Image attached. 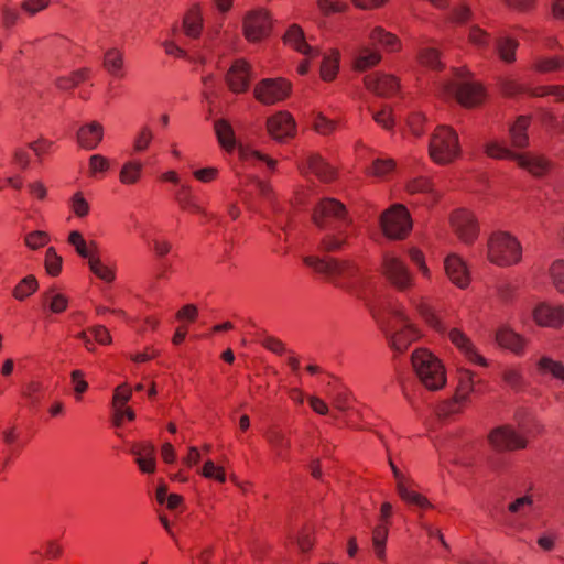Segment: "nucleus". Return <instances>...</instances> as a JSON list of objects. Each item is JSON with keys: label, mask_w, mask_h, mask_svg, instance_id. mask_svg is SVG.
<instances>
[{"label": "nucleus", "mask_w": 564, "mask_h": 564, "mask_svg": "<svg viewBox=\"0 0 564 564\" xmlns=\"http://www.w3.org/2000/svg\"><path fill=\"white\" fill-rule=\"evenodd\" d=\"M313 220L319 228L328 230L321 240L322 250L337 252L347 245L352 220L341 202L335 198L321 199L314 209Z\"/></svg>", "instance_id": "nucleus-1"}, {"label": "nucleus", "mask_w": 564, "mask_h": 564, "mask_svg": "<svg viewBox=\"0 0 564 564\" xmlns=\"http://www.w3.org/2000/svg\"><path fill=\"white\" fill-rule=\"evenodd\" d=\"M304 262L317 273L324 274L336 288L357 297L364 296L367 276L355 262L333 257L318 258L314 256L306 257Z\"/></svg>", "instance_id": "nucleus-2"}, {"label": "nucleus", "mask_w": 564, "mask_h": 564, "mask_svg": "<svg viewBox=\"0 0 564 564\" xmlns=\"http://www.w3.org/2000/svg\"><path fill=\"white\" fill-rule=\"evenodd\" d=\"M380 324L390 347L400 354L421 336L402 305H391Z\"/></svg>", "instance_id": "nucleus-3"}, {"label": "nucleus", "mask_w": 564, "mask_h": 564, "mask_svg": "<svg viewBox=\"0 0 564 564\" xmlns=\"http://www.w3.org/2000/svg\"><path fill=\"white\" fill-rule=\"evenodd\" d=\"M485 152L489 158L497 160H512L535 177L544 176L552 167V163L545 156L533 153H517L499 142L491 141L485 145Z\"/></svg>", "instance_id": "nucleus-4"}, {"label": "nucleus", "mask_w": 564, "mask_h": 564, "mask_svg": "<svg viewBox=\"0 0 564 564\" xmlns=\"http://www.w3.org/2000/svg\"><path fill=\"white\" fill-rule=\"evenodd\" d=\"M411 362L417 378L426 389L435 391L445 386V368L430 350L425 348L415 349L412 352Z\"/></svg>", "instance_id": "nucleus-5"}, {"label": "nucleus", "mask_w": 564, "mask_h": 564, "mask_svg": "<svg viewBox=\"0 0 564 564\" xmlns=\"http://www.w3.org/2000/svg\"><path fill=\"white\" fill-rule=\"evenodd\" d=\"M488 260L499 267H510L520 262L522 247L519 240L507 231L491 234L487 243Z\"/></svg>", "instance_id": "nucleus-6"}, {"label": "nucleus", "mask_w": 564, "mask_h": 564, "mask_svg": "<svg viewBox=\"0 0 564 564\" xmlns=\"http://www.w3.org/2000/svg\"><path fill=\"white\" fill-rule=\"evenodd\" d=\"M429 152L431 159L437 164H448L460 153L458 134L448 126H438L433 132Z\"/></svg>", "instance_id": "nucleus-7"}, {"label": "nucleus", "mask_w": 564, "mask_h": 564, "mask_svg": "<svg viewBox=\"0 0 564 564\" xmlns=\"http://www.w3.org/2000/svg\"><path fill=\"white\" fill-rule=\"evenodd\" d=\"M531 433L530 429L520 423V431L517 432L510 425H501L491 430L488 434V443L496 452H512L527 447V435Z\"/></svg>", "instance_id": "nucleus-8"}, {"label": "nucleus", "mask_w": 564, "mask_h": 564, "mask_svg": "<svg viewBox=\"0 0 564 564\" xmlns=\"http://www.w3.org/2000/svg\"><path fill=\"white\" fill-rule=\"evenodd\" d=\"M380 225L388 238L403 239L412 228V220L405 206L395 204L382 213Z\"/></svg>", "instance_id": "nucleus-9"}, {"label": "nucleus", "mask_w": 564, "mask_h": 564, "mask_svg": "<svg viewBox=\"0 0 564 564\" xmlns=\"http://www.w3.org/2000/svg\"><path fill=\"white\" fill-rule=\"evenodd\" d=\"M457 80H452L446 84V93L454 96L457 101L465 107L479 105L484 99L482 87L460 73H457Z\"/></svg>", "instance_id": "nucleus-10"}, {"label": "nucleus", "mask_w": 564, "mask_h": 564, "mask_svg": "<svg viewBox=\"0 0 564 564\" xmlns=\"http://www.w3.org/2000/svg\"><path fill=\"white\" fill-rule=\"evenodd\" d=\"M382 272L386 279L401 292L408 291L414 284L413 275L410 273L404 262L394 254H384Z\"/></svg>", "instance_id": "nucleus-11"}, {"label": "nucleus", "mask_w": 564, "mask_h": 564, "mask_svg": "<svg viewBox=\"0 0 564 564\" xmlns=\"http://www.w3.org/2000/svg\"><path fill=\"white\" fill-rule=\"evenodd\" d=\"M291 91L289 82L282 78L262 79L254 87V97L264 105H273L284 100Z\"/></svg>", "instance_id": "nucleus-12"}, {"label": "nucleus", "mask_w": 564, "mask_h": 564, "mask_svg": "<svg viewBox=\"0 0 564 564\" xmlns=\"http://www.w3.org/2000/svg\"><path fill=\"white\" fill-rule=\"evenodd\" d=\"M269 12L259 9L249 12L243 20V33L248 41L257 42L267 37L271 31Z\"/></svg>", "instance_id": "nucleus-13"}, {"label": "nucleus", "mask_w": 564, "mask_h": 564, "mask_svg": "<svg viewBox=\"0 0 564 564\" xmlns=\"http://www.w3.org/2000/svg\"><path fill=\"white\" fill-rule=\"evenodd\" d=\"M452 227L456 236L464 243H473L479 234V226L475 215L467 209H457L451 217Z\"/></svg>", "instance_id": "nucleus-14"}, {"label": "nucleus", "mask_w": 564, "mask_h": 564, "mask_svg": "<svg viewBox=\"0 0 564 564\" xmlns=\"http://www.w3.org/2000/svg\"><path fill=\"white\" fill-rule=\"evenodd\" d=\"M475 381L474 375L469 370L459 372L458 386L453 401L445 404L440 411L442 414H453L460 410V405L468 399L469 393L474 390Z\"/></svg>", "instance_id": "nucleus-15"}, {"label": "nucleus", "mask_w": 564, "mask_h": 564, "mask_svg": "<svg viewBox=\"0 0 564 564\" xmlns=\"http://www.w3.org/2000/svg\"><path fill=\"white\" fill-rule=\"evenodd\" d=\"M267 129L273 139L283 141L295 134V121L290 112L279 111L268 118Z\"/></svg>", "instance_id": "nucleus-16"}, {"label": "nucleus", "mask_w": 564, "mask_h": 564, "mask_svg": "<svg viewBox=\"0 0 564 564\" xmlns=\"http://www.w3.org/2000/svg\"><path fill=\"white\" fill-rule=\"evenodd\" d=\"M364 84L368 90L381 97H391L399 90L398 79L388 74H369L364 77Z\"/></svg>", "instance_id": "nucleus-17"}, {"label": "nucleus", "mask_w": 564, "mask_h": 564, "mask_svg": "<svg viewBox=\"0 0 564 564\" xmlns=\"http://www.w3.org/2000/svg\"><path fill=\"white\" fill-rule=\"evenodd\" d=\"M226 83L232 93L247 91L250 83V65L243 59L235 61L227 72Z\"/></svg>", "instance_id": "nucleus-18"}, {"label": "nucleus", "mask_w": 564, "mask_h": 564, "mask_svg": "<svg viewBox=\"0 0 564 564\" xmlns=\"http://www.w3.org/2000/svg\"><path fill=\"white\" fill-rule=\"evenodd\" d=\"M533 317L540 326L561 327L564 324V306L542 303L533 311Z\"/></svg>", "instance_id": "nucleus-19"}, {"label": "nucleus", "mask_w": 564, "mask_h": 564, "mask_svg": "<svg viewBox=\"0 0 564 564\" xmlns=\"http://www.w3.org/2000/svg\"><path fill=\"white\" fill-rule=\"evenodd\" d=\"M445 271L451 280L459 289H466L469 285L470 276L466 263L460 257L449 254L444 262Z\"/></svg>", "instance_id": "nucleus-20"}, {"label": "nucleus", "mask_w": 564, "mask_h": 564, "mask_svg": "<svg viewBox=\"0 0 564 564\" xmlns=\"http://www.w3.org/2000/svg\"><path fill=\"white\" fill-rule=\"evenodd\" d=\"M102 138L104 127L97 121L84 124L77 131V142L86 150L96 149Z\"/></svg>", "instance_id": "nucleus-21"}, {"label": "nucleus", "mask_w": 564, "mask_h": 564, "mask_svg": "<svg viewBox=\"0 0 564 564\" xmlns=\"http://www.w3.org/2000/svg\"><path fill=\"white\" fill-rule=\"evenodd\" d=\"M451 341L460 349L465 356L473 362L486 366V359L477 352L469 338L459 329L453 328L448 333Z\"/></svg>", "instance_id": "nucleus-22"}, {"label": "nucleus", "mask_w": 564, "mask_h": 564, "mask_svg": "<svg viewBox=\"0 0 564 564\" xmlns=\"http://www.w3.org/2000/svg\"><path fill=\"white\" fill-rule=\"evenodd\" d=\"M284 41L297 52L308 56L315 57L319 54L316 47L308 45L304 37V32L297 24H293L289 28L284 35Z\"/></svg>", "instance_id": "nucleus-23"}, {"label": "nucleus", "mask_w": 564, "mask_h": 564, "mask_svg": "<svg viewBox=\"0 0 564 564\" xmlns=\"http://www.w3.org/2000/svg\"><path fill=\"white\" fill-rule=\"evenodd\" d=\"M267 441L270 444L275 457L281 460L289 458L291 449V441L281 430L272 429L265 434Z\"/></svg>", "instance_id": "nucleus-24"}, {"label": "nucleus", "mask_w": 564, "mask_h": 564, "mask_svg": "<svg viewBox=\"0 0 564 564\" xmlns=\"http://www.w3.org/2000/svg\"><path fill=\"white\" fill-rule=\"evenodd\" d=\"M306 169L322 182H330L336 176V171L318 154H311L306 159Z\"/></svg>", "instance_id": "nucleus-25"}, {"label": "nucleus", "mask_w": 564, "mask_h": 564, "mask_svg": "<svg viewBox=\"0 0 564 564\" xmlns=\"http://www.w3.org/2000/svg\"><path fill=\"white\" fill-rule=\"evenodd\" d=\"M530 126V118L520 116L514 123L510 127L509 134L511 144L514 148H525L529 144L528 128Z\"/></svg>", "instance_id": "nucleus-26"}, {"label": "nucleus", "mask_w": 564, "mask_h": 564, "mask_svg": "<svg viewBox=\"0 0 564 564\" xmlns=\"http://www.w3.org/2000/svg\"><path fill=\"white\" fill-rule=\"evenodd\" d=\"M410 303L415 307L417 313L424 318V321L438 333H444L446 326L434 313V311L423 301V299L410 297Z\"/></svg>", "instance_id": "nucleus-27"}, {"label": "nucleus", "mask_w": 564, "mask_h": 564, "mask_svg": "<svg viewBox=\"0 0 564 564\" xmlns=\"http://www.w3.org/2000/svg\"><path fill=\"white\" fill-rule=\"evenodd\" d=\"M214 129L219 144L226 151H232L236 148V138L230 123L225 119H218L214 123Z\"/></svg>", "instance_id": "nucleus-28"}, {"label": "nucleus", "mask_w": 564, "mask_h": 564, "mask_svg": "<svg viewBox=\"0 0 564 564\" xmlns=\"http://www.w3.org/2000/svg\"><path fill=\"white\" fill-rule=\"evenodd\" d=\"M68 243L72 245L77 254L84 259H87L88 261L90 258L97 254V245L95 241H90L89 243L86 242L83 235L74 230L68 235Z\"/></svg>", "instance_id": "nucleus-29"}, {"label": "nucleus", "mask_w": 564, "mask_h": 564, "mask_svg": "<svg viewBox=\"0 0 564 564\" xmlns=\"http://www.w3.org/2000/svg\"><path fill=\"white\" fill-rule=\"evenodd\" d=\"M102 65L111 76L118 78L124 77L123 54L119 50H108L105 53Z\"/></svg>", "instance_id": "nucleus-30"}, {"label": "nucleus", "mask_w": 564, "mask_h": 564, "mask_svg": "<svg viewBox=\"0 0 564 564\" xmlns=\"http://www.w3.org/2000/svg\"><path fill=\"white\" fill-rule=\"evenodd\" d=\"M496 339L505 348L520 354L524 348V339L509 328H501L497 332Z\"/></svg>", "instance_id": "nucleus-31"}, {"label": "nucleus", "mask_w": 564, "mask_h": 564, "mask_svg": "<svg viewBox=\"0 0 564 564\" xmlns=\"http://www.w3.org/2000/svg\"><path fill=\"white\" fill-rule=\"evenodd\" d=\"M495 45L501 61L509 64L516 61V51L519 46V43L516 39L500 35L496 39Z\"/></svg>", "instance_id": "nucleus-32"}, {"label": "nucleus", "mask_w": 564, "mask_h": 564, "mask_svg": "<svg viewBox=\"0 0 564 564\" xmlns=\"http://www.w3.org/2000/svg\"><path fill=\"white\" fill-rule=\"evenodd\" d=\"M143 164L139 161L126 162L119 173V181L123 185L137 184L142 175Z\"/></svg>", "instance_id": "nucleus-33"}, {"label": "nucleus", "mask_w": 564, "mask_h": 564, "mask_svg": "<svg viewBox=\"0 0 564 564\" xmlns=\"http://www.w3.org/2000/svg\"><path fill=\"white\" fill-rule=\"evenodd\" d=\"M417 61L422 66L433 70L444 68V64L441 61V52L436 47H421L417 52Z\"/></svg>", "instance_id": "nucleus-34"}, {"label": "nucleus", "mask_w": 564, "mask_h": 564, "mask_svg": "<svg viewBox=\"0 0 564 564\" xmlns=\"http://www.w3.org/2000/svg\"><path fill=\"white\" fill-rule=\"evenodd\" d=\"M202 14L197 6L192 7L184 17L183 25L187 36L196 39L202 31Z\"/></svg>", "instance_id": "nucleus-35"}, {"label": "nucleus", "mask_w": 564, "mask_h": 564, "mask_svg": "<svg viewBox=\"0 0 564 564\" xmlns=\"http://www.w3.org/2000/svg\"><path fill=\"white\" fill-rule=\"evenodd\" d=\"M175 200L183 210L204 213L203 208L196 203L192 188L188 185H181L178 191L175 193Z\"/></svg>", "instance_id": "nucleus-36"}, {"label": "nucleus", "mask_w": 564, "mask_h": 564, "mask_svg": "<svg viewBox=\"0 0 564 564\" xmlns=\"http://www.w3.org/2000/svg\"><path fill=\"white\" fill-rule=\"evenodd\" d=\"M389 527L386 523H378L372 530V546L376 556L379 560L386 558V542L388 539Z\"/></svg>", "instance_id": "nucleus-37"}, {"label": "nucleus", "mask_w": 564, "mask_h": 564, "mask_svg": "<svg viewBox=\"0 0 564 564\" xmlns=\"http://www.w3.org/2000/svg\"><path fill=\"white\" fill-rule=\"evenodd\" d=\"M370 39L372 43L380 44L381 46L391 52L397 51L400 47L399 39L394 34L384 31L380 26L375 28L371 31Z\"/></svg>", "instance_id": "nucleus-38"}, {"label": "nucleus", "mask_w": 564, "mask_h": 564, "mask_svg": "<svg viewBox=\"0 0 564 564\" xmlns=\"http://www.w3.org/2000/svg\"><path fill=\"white\" fill-rule=\"evenodd\" d=\"M538 371L541 375H551L553 378L564 381V365L550 357H542L536 362Z\"/></svg>", "instance_id": "nucleus-39"}, {"label": "nucleus", "mask_w": 564, "mask_h": 564, "mask_svg": "<svg viewBox=\"0 0 564 564\" xmlns=\"http://www.w3.org/2000/svg\"><path fill=\"white\" fill-rule=\"evenodd\" d=\"M90 70L88 68H82L69 76H63L56 79V86L61 90H69L78 86L80 83L86 80L89 76Z\"/></svg>", "instance_id": "nucleus-40"}, {"label": "nucleus", "mask_w": 564, "mask_h": 564, "mask_svg": "<svg viewBox=\"0 0 564 564\" xmlns=\"http://www.w3.org/2000/svg\"><path fill=\"white\" fill-rule=\"evenodd\" d=\"M43 299L44 304L48 305L52 313L59 314L67 308L68 299L62 293H56L54 289L47 290L43 294Z\"/></svg>", "instance_id": "nucleus-41"}, {"label": "nucleus", "mask_w": 564, "mask_h": 564, "mask_svg": "<svg viewBox=\"0 0 564 564\" xmlns=\"http://www.w3.org/2000/svg\"><path fill=\"white\" fill-rule=\"evenodd\" d=\"M397 490L402 500L410 505L417 506L420 508H430L431 503L429 500L416 491L410 490L406 484H398Z\"/></svg>", "instance_id": "nucleus-42"}, {"label": "nucleus", "mask_w": 564, "mask_h": 564, "mask_svg": "<svg viewBox=\"0 0 564 564\" xmlns=\"http://www.w3.org/2000/svg\"><path fill=\"white\" fill-rule=\"evenodd\" d=\"M380 59L381 56L378 52L370 51L369 48H362L355 59V69L364 72L376 66Z\"/></svg>", "instance_id": "nucleus-43"}, {"label": "nucleus", "mask_w": 564, "mask_h": 564, "mask_svg": "<svg viewBox=\"0 0 564 564\" xmlns=\"http://www.w3.org/2000/svg\"><path fill=\"white\" fill-rule=\"evenodd\" d=\"M88 265L90 271L100 280L107 283H110L115 280V271L105 264L97 254L90 258Z\"/></svg>", "instance_id": "nucleus-44"}, {"label": "nucleus", "mask_w": 564, "mask_h": 564, "mask_svg": "<svg viewBox=\"0 0 564 564\" xmlns=\"http://www.w3.org/2000/svg\"><path fill=\"white\" fill-rule=\"evenodd\" d=\"M37 280L34 275H28L24 279H22L18 285L13 290V296L19 300L23 301L31 294H33L37 290Z\"/></svg>", "instance_id": "nucleus-45"}, {"label": "nucleus", "mask_w": 564, "mask_h": 564, "mask_svg": "<svg viewBox=\"0 0 564 564\" xmlns=\"http://www.w3.org/2000/svg\"><path fill=\"white\" fill-rule=\"evenodd\" d=\"M339 57L337 52L324 56L321 65V76L324 80H333L338 72Z\"/></svg>", "instance_id": "nucleus-46"}, {"label": "nucleus", "mask_w": 564, "mask_h": 564, "mask_svg": "<svg viewBox=\"0 0 564 564\" xmlns=\"http://www.w3.org/2000/svg\"><path fill=\"white\" fill-rule=\"evenodd\" d=\"M564 67V57H538L533 63V68L539 73H550Z\"/></svg>", "instance_id": "nucleus-47"}, {"label": "nucleus", "mask_w": 564, "mask_h": 564, "mask_svg": "<svg viewBox=\"0 0 564 564\" xmlns=\"http://www.w3.org/2000/svg\"><path fill=\"white\" fill-rule=\"evenodd\" d=\"M63 259L57 254L55 248L50 247L45 252V270L52 276H57L62 271Z\"/></svg>", "instance_id": "nucleus-48"}, {"label": "nucleus", "mask_w": 564, "mask_h": 564, "mask_svg": "<svg viewBox=\"0 0 564 564\" xmlns=\"http://www.w3.org/2000/svg\"><path fill=\"white\" fill-rule=\"evenodd\" d=\"M24 242L30 249L37 250L50 242V235L43 230H34L25 235Z\"/></svg>", "instance_id": "nucleus-49"}, {"label": "nucleus", "mask_w": 564, "mask_h": 564, "mask_svg": "<svg viewBox=\"0 0 564 564\" xmlns=\"http://www.w3.org/2000/svg\"><path fill=\"white\" fill-rule=\"evenodd\" d=\"M550 276L555 289L564 294V260H555L550 268Z\"/></svg>", "instance_id": "nucleus-50"}, {"label": "nucleus", "mask_w": 564, "mask_h": 564, "mask_svg": "<svg viewBox=\"0 0 564 564\" xmlns=\"http://www.w3.org/2000/svg\"><path fill=\"white\" fill-rule=\"evenodd\" d=\"M332 403L333 405L341 411L348 412L351 410L350 408V395L349 392L345 388H337L332 394Z\"/></svg>", "instance_id": "nucleus-51"}, {"label": "nucleus", "mask_w": 564, "mask_h": 564, "mask_svg": "<svg viewBox=\"0 0 564 564\" xmlns=\"http://www.w3.org/2000/svg\"><path fill=\"white\" fill-rule=\"evenodd\" d=\"M317 7L323 14L329 15L337 12H344L347 8V4L341 1L318 0Z\"/></svg>", "instance_id": "nucleus-52"}, {"label": "nucleus", "mask_w": 564, "mask_h": 564, "mask_svg": "<svg viewBox=\"0 0 564 564\" xmlns=\"http://www.w3.org/2000/svg\"><path fill=\"white\" fill-rule=\"evenodd\" d=\"M72 209L77 217H85L89 213V204L84 198L80 192H77L72 197Z\"/></svg>", "instance_id": "nucleus-53"}, {"label": "nucleus", "mask_w": 564, "mask_h": 564, "mask_svg": "<svg viewBox=\"0 0 564 564\" xmlns=\"http://www.w3.org/2000/svg\"><path fill=\"white\" fill-rule=\"evenodd\" d=\"M408 191L411 194L415 193H431L433 191V184L427 177H416L409 182Z\"/></svg>", "instance_id": "nucleus-54"}, {"label": "nucleus", "mask_w": 564, "mask_h": 564, "mask_svg": "<svg viewBox=\"0 0 564 564\" xmlns=\"http://www.w3.org/2000/svg\"><path fill=\"white\" fill-rule=\"evenodd\" d=\"M469 41L479 47H487L490 42V35L478 26H473L469 31Z\"/></svg>", "instance_id": "nucleus-55"}, {"label": "nucleus", "mask_w": 564, "mask_h": 564, "mask_svg": "<svg viewBox=\"0 0 564 564\" xmlns=\"http://www.w3.org/2000/svg\"><path fill=\"white\" fill-rule=\"evenodd\" d=\"M153 139V133L149 127H143L134 140V151H144Z\"/></svg>", "instance_id": "nucleus-56"}, {"label": "nucleus", "mask_w": 564, "mask_h": 564, "mask_svg": "<svg viewBox=\"0 0 564 564\" xmlns=\"http://www.w3.org/2000/svg\"><path fill=\"white\" fill-rule=\"evenodd\" d=\"M89 172L91 175L108 171L110 164L109 160L100 154H94L89 158Z\"/></svg>", "instance_id": "nucleus-57"}, {"label": "nucleus", "mask_w": 564, "mask_h": 564, "mask_svg": "<svg viewBox=\"0 0 564 564\" xmlns=\"http://www.w3.org/2000/svg\"><path fill=\"white\" fill-rule=\"evenodd\" d=\"M132 392L128 384L123 383L116 388L113 393V406L115 409L123 406L131 398Z\"/></svg>", "instance_id": "nucleus-58"}, {"label": "nucleus", "mask_w": 564, "mask_h": 564, "mask_svg": "<svg viewBox=\"0 0 564 564\" xmlns=\"http://www.w3.org/2000/svg\"><path fill=\"white\" fill-rule=\"evenodd\" d=\"M502 93L506 96H516L525 93V88L512 78H503L500 83Z\"/></svg>", "instance_id": "nucleus-59"}, {"label": "nucleus", "mask_w": 564, "mask_h": 564, "mask_svg": "<svg viewBox=\"0 0 564 564\" xmlns=\"http://www.w3.org/2000/svg\"><path fill=\"white\" fill-rule=\"evenodd\" d=\"M43 390V384L40 381H30L23 391V395L28 398L33 405L40 403L39 394Z\"/></svg>", "instance_id": "nucleus-60"}, {"label": "nucleus", "mask_w": 564, "mask_h": 564, "mask_svg": "<svg viewBox=\"0 0 564 564\" xmlns=\"http://www.w3.org/2000/svg\"><path fill=\"white\" fill-rule=\"evenodd\" d=\"M394 161L391 159H378L372 163V174L383 176L394 169Z\"/></svg>", "instance_id": "nucleus-61"}, {"label": "nucleus", "mask_w": 564, "mask_h": 564, "mask_svg": "<svg viewBox=\"0 0 564 564\" xmlns=\"http://www.w3.org/2000/svg\"><path fill=\"white\" fill-rule=\"evenodd\" d=\"M315 130L321 134H329L336 129V122L318 115L314 121Z\"/></svg>", "instance_id": "nucleus-62"}, {"label": "nucleus", "mask_w": 564, "mask_h": 564, "mask_svg": "<svg viewBox=\"0 0 564 564\" xmlns=\"http://www.w3.org/2000/svg\"><path fill=\"white\" fill-rule=\"evenodd\" d=\"M94 339L100 345H109L112 341L109 330L102 325H96L89 328Z\"/></svg>", "instance_id": "nucleus-63"}, {"label": "nucleus", "mask_w": 564, "mask_h": 564, "mask_svg": "<svg viewBox=\"0 0 564 564\" xmlns=\"http://www.w3.org/2000/svg\"><path fill=\"white\" fill-rule=\"evenodd\" d=\"M471 17L470 8L462 3L452 11V20L456 23H466Z\"/></svg>", "instance_id": "nucleus-64"}]
</instances>
